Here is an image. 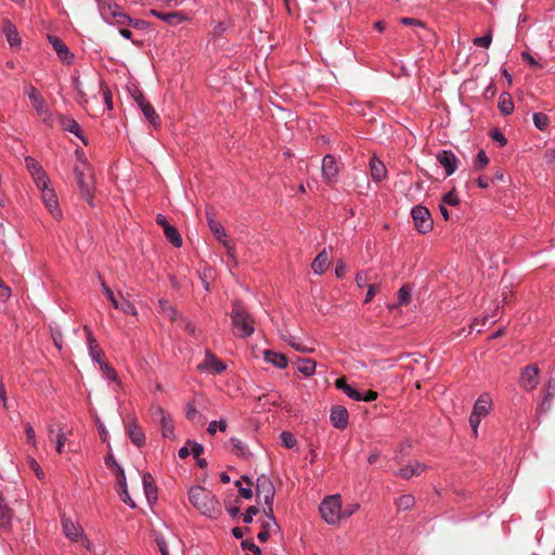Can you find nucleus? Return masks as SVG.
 I'll return each instance as SVG.
<instances>
[{
	"mask_svg": "<svg viewBox=\"0 0 555 555\" xmlns=\"http://www.w3.org/2000/svg\"><path fill=\"white\" fill-rule=\"evenodd\" d=\"M189 500L202 515L210 519H218L222 515L218 499L210 490L204 487H192L189 491Z\"/></svg>",
	"mask_w": 555,
	"mask_h": 555,
	"instance_id": "f257e3e1",
	"label": "nucleus"
},
{
	"mask_svg": "<svg viewBox=\"0 0 555 555\" xmlns=\"http://www.w3.org/2000/svg\"><path fill=\"white\" fill-rule=\"evenodd\" d=\"M231 320L235 336L240 338H247L254 334L255 321L251 314L240 301H234L232 305Z\"/></svg>",
	"mask_w": 555,
	"mask_h": 555,
	"instance_id": "f03ea898",
	"label": "nucleus"
},
{
	"mask_svg": "<svg viewBox=\"0 0 555 555\" xmlns=\"http://www.w3.org/2000/svg\"><path fill=\"white\" fill-rule=\"evenodd\" d=\"M322 518L328 525H337L343 518V507L339 494L326 496L320 504Z\"/></svg>",
	"mask_w": 555,
	"mask_h": 555,
	"instance_id": "7ed1b4c3",
	"label": "nucleus"
},
{
	"mask_svg": "<svg viewBox=\"0 0 555 555\" xmlns=\"http://www.w3.org/2000/svg\"><path fill=\"white\" fill-rule=\"evenodd\" d=\"M492 409V399L489 393H482L476 400L469 416V425L475 436L478 435V427L483 417H486Z\"/></svg>",
	"mask_w": 555,
	"mask_h": 555,
	"instance_id": "20e7f679",
	"label": "nucleus"
},
{
	"mask_svg": "<svg viewBox=\"0 0 555 555\" xmlns=\"http://www.w3.org/2000/svg\"><path fill=\"white\" fill-rule=\"evenodd\" d=\"M411 217L415 229L421 234L429 233L434 228V220L430 211L423 205H416L411 209Z\"/></svg>",
	"mask_w": 555,
	"mask_h": 555,
	"instance_id": "39448f33",
	"label": "nucleus"
},
{
	"mask_svg": "<svg viewBox=\"0 0 555 555\" xmlns=\"http://www.w3.org/2000/svg\"><path fill=\"white\" fill-rule=\"evenodd\" d=\"M336 387L340 389L348 398L354 401L372 402L376 400L377 392L373 390L360 391L349 385L344 378L336 379Z\"/></svg>",
	"mask_w": 555,
	"mask_h": 555,
	"instance_id": "423d86ee",
	"label": "nucleus"
},
{
	"mask_svg": "<svg viewBox=\"0 0 555 555\" xmlns=\"http://www.w3.org/2000/svg\"><path fill=\"white\" fill-rule=\"evenodd\" d=\"M103 21L107 24H118L124 12L115 0H95Z\"/></svg>",
	"mask_w": 555,
	"mask_h": 555,
	"instance_id": "0eeeda50",
	"label": "nucleus"
},
{
	"mask_svg": "<svg viewBox=\"0 0 555 555\" xmlns=\"http://www.w3.org/2000/svg\"><path fill=\"white\" fill-rule=\"evenodd\" d=\"M256 494L258 498L263 496L266 507H268L271 511V507H273L274 502L275 488L271 479L264 474L260 475L257 478Z\"/></svg>",
	"mask_w": 555,
	"mask_h": 555,
	"instance_id": "6e6552de",
	"label": "nucleus"
},
{
	"mask_svg": "<svg viewBox=\"0 0 555 555\" xmlns=\"http://www.w3.org/2000/svg\"><path fill=\"white\" fill-rule=\"evenodd\" d=\"M41 198L47 207V209L50 211L52 217L56 220H60L62 218V210L59 205L57 196L53 189L50 186L41 188Z\"/></svg>",
	"mask_w": 555,
	"mask_h": 555,
	"instance_id": "1a4fd4ad",
	"label": "nucleus"
},
{
	"mask_svg": "<svg viewBox=\"0 0 555 555\" xmlns=\"http://www.w3.org/2000/svg\"><path fill=\"white\" fill-rule=\"evenodd\" d=\"M436 159L438 164L444 169L447 177L452 176L459 168V159L456 155L450 150L438 152Z\"/></svg>",
	"mask_w": 555,
	"mask_h": 555,
	"instance_id": "9d476101",
	"label": "nucleus"
},
{
	"mask_svg": "<svg viewBox=\"0 0 555 555\" xmlns=\"http://www.w3.org/2000/svg\"><path fill=\"white\" fill-rule=\"evenodd\" d=\"M24 93L29 99L34 109L38 115L48 114V104L35 86L26 85L24 87Z\"/></svg>",
	"mask_w": 555,
	"mask_h": 555,
	"instance_id": "9b49d317",
	"label": "nucleus"
},
{
	"mask_svg": "<svg viewBox=\"0 0 555 555\" xmlns=\"http://www.w3.org/2000/svg\"><path fill=\"white\" fill-rule=\"evenodd\" d=\"M338 165L335 157L331 154H327L322 159V178L327 184H333L336 182L338 177Z\"/></svg>",
	"mask_w": 555,
	"mask_h": 555,
	"instance_id": "f8f14e48",
	"label": "nucleus"
},
{
	"mask_svg": "<svg viewBox=\"0 0 555 555\" xmlns=\"http://www.w3.org/2000/svg\"><path fill=\"white\" fill-rule=\"evenodd\" d=\"M539 372L535 364H530L522 370L519 383L526 391H531L538 386Z\"/></svg>",
	"mask_w": 555,
	"mask_h": 555,
	"instance_id": "ddd939ff",
	"label": "nucleus"
},
{
	"mask_svg": "<svg viewBox=\"0 0 555 555\" xmlns=\"http://www.w3.org/2000/svg\"><path fill=\"white\" fill-rule=\"evenodd\" d=\"M62 529L67 539L73 542L79 541L85 538L83 529L80 525L74 522L69 517L63 515L61 518Z\"/></svg>",
	"mask_w": 555,
	"mask_h": 555,
	"instance_id": "4468645a",
	"label": "nucleus"
},
{
	"mask_svg": "<svg viewBox=\"0 0 555 555\" xmlns=\"http://www.w3.org/2000/svg\"><path fill=\"white\" fill-rule=\"evenodd\" d=\"M225 369L227 365L209 350H206L204 361L197 365L199 372L212 370L217 374L222 373Z\"/></svg>",
	"mask_w": 555,
	"mask_h": 555,
	"instance_id": "2eb2a0df",
	"label": "nucleus"
},
{
	"mask_svg": "<svg viewBox=\"0 0 555 555\" xmlns=\"http://www.w3.org/2000/svg\"><path fill=\"white\" fill-rule=\"evenodd\" d=\"M83 331L86 332L87 337V345H88V352L90 358L93 360V362L100 364V362H103L102 358L104 356L103 350L99 346L94 335L92 334L89 326L85 325Z\"/></svg>",
	"mask_w": 555,
	"mask_h": 555,
	"instance_id": "dca6fc26",
	"label": "nucleus"
},
{
	"mask_svg": "<svg viewBox=\"0 0 555 555\" xmlns=\"http://www.w3.org/2000/svg\"><path fill=\"white\" fill-rule=\"evenodd\" d=\"M331 423L337 429H345L348 425L349 414L345 406L335 405L331 410Z\"/></svg>",
	"mask_w": 555,
	"mask_h": 555,
	"instance_id": "f3484780",
	"label": "nucleus"
},
{
	"mask_svg": "<svg viewBox=\"0 0 555 555\" xmlns=\"http://www.w3.org/2000/svg\"><path fill=\"white\" fill-rule=\"evenodd\" d=\"M59 122L63 130L73 133L75 137L80 139L85 145L88 144L87 139L81 132L79 124L73 117L61 115L59 116Z\"/></svg>",
	"mask_w": 555,
	"mask_h": 555,
	"instance_id": "a211bd4d",
	"label": "nucleus"
},
{
	"mask_svg": "<svg viewBox=\"0 0 555 555\" xmlns=\"http://www.w3.org/2000/svg\"><path fill=\"white\" fill-rule=\"evenodd\" d=\"M48 40L54 51L56 52L59 59L63 62L70 63L74 55L67 48V46L56 36H48Z\"/></svg>",
	"mask_w": 555,
	"mask_h": 555,
	"instance_id": "6ab92c4d",
	"label": "nucleus"
},
{
	"mask_svg": "<svg viewBox=\"0 0 555 555\" xmlns=\"http://www.w3.org/2000/svg\"><path fill=\"white\" fill-rule=\"evenodd\" d=\"M207 220H208L209 229L214 233L215 237L220 243L223 244V246L228 249L229 255L232 256L233 255V248L228 243V241L225 240L227 238V233H225L224 228L221 225V223H219L215 219L210 218L209 216L207 217Z\"/></svg>",
	"mask_w": 555,
	"mask_h": 555,
	"instance_id": "aec40b11",
	"label": "nucleus"
},
{
	"mask_svg": "<svg viewBox=\"0 0 555 555\" xmlns=\"http://www.w3.org/2000/svg\"><path fill=\"white\" fill-rule=\"evenodd\" d=\"M151 14L168 25L177 26L186 20V16L182 12H163L157 10H151Z\"/></svg>",
	"mask_w": 555,
	"mask_h": 555,
	"instance_id": "412c9836",
	"label": "nucleus"
},
{
	"mask_svg": "<svg viewBox=\"0 0 555 555\" xmlns=\"http://www.w3.org/2000/svg\"><path fill=\"white\" fill-rule=\"evenodd\" d=\"M263 360L278 369H285L288 365V359L285 354L273 350H263Z\"/></svg>",
	"mask_w": 555,
	"mask_h": 555,
	"instance_id": "4be33fe9",
	"label": "nucleus"
},
{
	"mask_svg": "<svg viewBox=\"0 0 555 555\" xmlns=\"http://www.w3.org/2000/svg\"><path fill=\"white\" fill-rule=\"evenodd\" d=\"M12 511L0 494V532H7L11 528Z\"/></svg>",
	"mask_w": 555,
	"mask_h": 555,
	"instance_id": "5701e85b",
	"label": "nucleus"
},
{
	"mask_svg": "<svg viewBox=\"0 0 555 555\" xmlns=\"http://www.w3.org/2000/svg\"><path fill=\"white\" fill-rule=\"evenodd\" d=\"M426 466L417 461L410 463L405 467L398 469L395 474L402 479H410L413 476H420Z\"/></svg>",
	"mask_w": 555,
	"mask_h": 555,
	"instance_id": "b1692460",
	"label": "nucleus"
},
{
	"mask_svg": "<svg viewBox=\"0 0 555 555\" xmlns=\"http://www.w3.org/2000/svg\"><path fill=\"white\" fill-rule=\"evenodd\" d=\"M127 434L135 447L141 448L145 443V434L135 422H131L128 425Z\"/></svg>",
	"mask_w": 555,
	"mask_h": 555,
	"instance_id": "393cba45",
	"label": "nucleus"
},
{
	"mask_svg": "<svg viewBox=\"0 0 555 555\" xmlns=\"http://www.w3.org/2000/svg\"><path fill=\"white\" fill-rule=\"evenodd\" d=\"M370 168L372 179L376 182H380L386 178L387 169L383 162H380L377 157H372L370 159Z\"/></svg>",
	"mask_w": 555,
	"mask_h": 555,
	"instance_id": "a878e982",
	"label": "nucleus"
},
{
	"mask_svg": "<svg viewBox=\"0 0 555 555\" xmlns=\"http://www.w3.org/2000/svg\"><path fill=\"white\" fill-rule=\"evenodd\" d=\"M3 33L11 48L21 46L22 40L20 38L18 31L10 21H5L3 25Z\"/></svg>",
	"mask_w": 555,
	"mask_h": 555,
	"instance_id": "bb28decb",
	"label": "nucleus"
},
{
	"mask_svg": "<svg viewBox=\"0 0 555 555\" xmlns=\"http://www.w3.org/2000/svg\"><path fill=\"white\" fill-rule=\"evenodd\" d=\"M555 397V379L551 378L545 385V395L540 403V410L547 412L551 409L552 401Z\"/></svg>",
	"mask_w": 555,
	"mask_h": 555,
	"instance_id": "cd10ccee",
	"label": "nucleus"
},
{
	"mask_svg": "<svg viewBox=\"0 0 555 555\" xmlns=\"http://www.w3.org/2000/svg\"><path fill=\"white\" fill-rule=\"evenodd\" d=\"M284 340L296 351L304 352V353H310L314 350V347L312 344H308L307 341L302 340L299 337L295 336H288L284 337Z\"/></svg>",
	"mask_w": 555,
	"mask_h": 555,
	"instance_id": "c85d7f7f",
	"label": "nucleus"
},
{
	"mask_svg": "<svg viewBox=\"0 0 555 555\" xmlns=\"http://www.w3.org/2000/svg\"><path fill=\"white\" fill-rule=\"evenodd\" d=\"M142 485L149 502L157 499V488L153 481V477L150 473H145L142 477Z\"/></svg>",
	"mask_w": 555,
	"mask_h": 555,
	"instance_id": "c756f323",
	"label": "nucleus"
},
{
	"mask_svg": "<svg viewBox=\"0 0 555 555\" xmlns=\"http://www.w3.org/2000/svg\"><path fill=\"white\" fill-rule=\"evenodd\" d=\"M499 111L502 115L507 116L514 112V102L508 92H503L499 96L498 103Z\"/></svg>",
	"mask_w": 555,
	"mask_h": 555,
	"instance_id": "7c9ffc66",
	"label": "nucleus"
},
{
	"mask_svg": "<svg viewBox=\"0 0 555 555\" xmlns=\"http://www.w3.org/2000/svg\"><path fill=\"white\" fill-rule=\"evenodd\" d=\"M328 263V257L325 250L318 254V256L314 258L311 268L315 274H322L325 272Z\"/></svg>",
	"mask_w": 555,
	"mask_h": 555,
	"instance_id": "2f4dec72",
	"label": "nucleus"
},
{
	"mask_svg": "<svg viewBox=\"0 0 555 555\" xmlns=\"http://www.w3.org/2000/svg\"><path fill=\"white\" fill-rule=\"evenodd\" d=\"M119 297H120V300H119V304H118V307H116V310H119L121 311L122 313L125 314H128V315H137L138 314V310L135 308V306L129 300V295H127V297L119 293Z\"/></svg>",
	"mask_w": 555,
	"mask_h": 555,
	"instance_id": "473e14b6",
	"label": "nucleus"
},
{
	"mask_svg": "<svg viewBox=\"0 0 555 555\" xmlns=\"http://www.w3.org/2000/svg\"><path fill=\"white\" fill-rule=\"evenodd\" d=\"M297 369L302 375L310 377L315 374L317 363L311 359H299Z\"/></svg>",
	"mask_w": 555,
	"mask_h": 555,
	"instance_id": "72a5a7b5",
	"label": "nucleus"
},
{
	"mask_svg": "<svg viewBox=\"0 0 555 555\" xmlns=\"http://www.w3.org/2000/svg\"><path fill=\"white\" fill-rule=\"evenodd\" d=\"M140 109L151 125H153L154 127L160 125L159 116L150 103H144V105Z\"/></svg>",
	"mask_w": 555,
	"mask_h": 555,
	"instance_id": "f704fd0d",
	"label": "nucleus"
},
{
	"mask_svg": "<svg viewBox=\"0 0 555 555\" xmlns=\"http://www.w3.org/2000/svg\"><path fill=\"white\" fill-rule=\"evenodd\" d=\"M101 372L103 373L104 377L112 383H115L116 385H120V380L118 378L117 372L115 369L109 365L107 362H100L99 364Z\"/></svg>",
	"mask_w": 555,
	"mask_h": 555,
	"instance_id": "c9c22d12",
	"label": "nucleus"
},
{
	"mask_svg": "<svg viewBox=\"0 0 555 555\" xmlns=\"http://www.w3.org/2000/svg\"><path fill=\"white\" fill-rule=\"evenodd\" d=\"M124 24H128L130 25L131 27L135 28V29H140V30H144L147 28L149 26V23L143 21V20H139V18H132L130 17L128 14H122L121 18L118 20V24L117 25H124Z\"/></svg>",
	"mask_w": 555,
	"mask_h": 555,
	"instance_id": "e433bc0d",
	"label": "nucleus"
},
{
	"mask_svg": "<svg viewBox=\"0 0 555 555\" xmlns=\"http://www.w3.org/2000/svg\"><path fill=\"white\" fill-rule=\"evenodd\" d=\"M230 442L232 444V451L236 454V455H240L242 457H248L250 455V451L248 449V447L246 446V443H244L242 440H240L238 438H234L232 437L230 439Z\"/></svg>",
	"mask_w": 555,
	"mask_h": 555,
	"instance_id": "4c0bfd02",
	"label": "nucleus"
},
{
	"mask_svg": "<svg viewBox=\"0 0 555 555\" xmlns=\"http://www.w3.org/2000/svg\"><path fill=\"white\" fill-rule=\"evenodd\" d=\"M166 238L175 246V247H181L182 246V237L178 230L173 227H166L164 230Z\"/></svg>",
	"mask_w": 555,
	"mask_h": 555,
	"instance_id": "58836bf2",
	"label": "nucleus"
},
{
	"mask_svg": "<svg viewBox=\"0 0 555 555\" xmlns=\"http://www.w3.org/2000/svg\"><path fill=\"white\" fill-rule=\"evenodd\" d=\"M158 306L160 311L167 315L170 320L175 321L178 317L177 309L166 299H159Z\"/></svg>",
	"mask_w": 555,
	"mask_h": 555,
	"instance_id": "ea45409f",
	"label": "nucleus"
},
{
	"mask_svg": "<svg viewBox=\"0 0 555 555\" xmlns=\"http://www.w3.org/2000/svg\"><path fill=\"white\" fill-rule=\"evenodd\" d=\"M266 519L262 520L261 527L263 530L270 531L271 528L279 529V524L273 515V507H271V511L267 507L264 508Z\"/></svg>",
	"mask_w": 555,
	"mask_h": 555,
	"instance_id": "a19ab883",
	"label": "nucleus"
},
{
	"mask_svg": "<svg viewBox=\"0 0 555 555\" xmlns=\"http://www.w3.org/2000/svg\"><path fill=\"white\" fill-rule=\"evenodd\" d=\"M162 426V436L164 438L172 439L175 438V426L171 420V416H168L164 421L159 422Z\"/></svg>",
	"mask_w": 555,
	"mask_h": 555,
	"instance_id": "79ce46f5",
	"label": "nucleus"
},
{
	"mask_svg": "<svg viewBox=\"0 0 555 555\" xmlns=\"http://www.w3.org/2000/svg\"><path fill=\"white\" fill-rule=\"evenodd\" d=\"M243 480H245L247 482V487H242L241 486V481H235V486L238 487V493L242 498L246 499V500H249L253 498V489H251V486H253V481L251 479L248 477V476H243Z\"/></svg>",
	"mask_w": 555,
	"mask_h": 555,
	"instance_id": "37998d69",
	"label": "nucleus"
},
{
	"mask_svg": "<svg viewBox=\"0 0 555 555\" xmlns=\"http://www.w3.org/2000/svg\"><path fill=\"white\" fill-rule=\"evenodd\" d=\"M31 177L38 189L49 186L50 180L42 167L38 169V171L31 173Z\"/></svg>",
	"mask_w": 555,
	"mask_h": 555,
	"instance_id": "c03bdc74",
	"label": "nucleus"
},
{
	"mask_svg": "<svg viewBox=\"0 0 555 555\" xmlns=\"http://www.w3.org/2000/svg\"><path fill=\"white\" fill-rule=\"evenodd\" d=\"M80 193L82 197L89 202L90 205H93V194H92V188L89 182H87L85 179L77 182Z\"/></svg>",
	"mask_w": 555,
	"mask_h": 555,
	"instance_id": "a18cd8bd",
	"label": "nucleus"
},
{
	"mask_svg": "<svg viewBox=\"0 0 555 555\" xmlns=\"http://www.w3.org/2000/svg\"><path fill=\"white\" fill-rule=\"evenodd\" d=\"M415 503L414 496L411 494H403L396 501V505L401 511H408L413 507Z\"/></svg>",
	"mask_w": 555,
	"mask_h": 555,
	"instance_id": "49530a36",
	"label": "nucleus"
},
{
	"mask_svg": "<svg viewBox=\"0 0 555 555\" xmlns=\"http://www.w3.org/2000/svg\"><path fill=\"white\" fill-rule=\"evenodd\" d=\"M533 125L537 129L543 131L548 127L550 119L544 113H534L532 116Z\"/></svg>",
	"mask_w": 555,
	"mask_h": 555,
	"instance_id": "de8ad7c7",
	"label": "nucleus"
},
{
	"mask_svg": "<svg viewBox=\"0 0 555 555\" xmlns=\"http://www.w3.org/2000/svg\"><path fill=\"white\" fill-rule=\"evenodd\" d=\"M101 287H102V291H103L105 297L107 298V300L116 309V307H118V304H119V300H120L119 295L116 296L114 294V292L104 283V281H101Z\"/></svg>",
	"mask_w": 555,
	"mask_h": 555,
	"instance_id": "09e8293b",
	"label": "nucleus"
},
{
	"mask_svg": "<svg viewBox=\"0 0 555 555\" xmlns=\"http://www.w3.org/2000/svg\"><path fill=\"white\" fill-rule=\"evenodd\" d=\"M151 415L154 421L160 422L170 416L162 406L157 404H152L151 406Z\"/></svg>",
	"mask_w": 555,
	"mask_h": 555,
	"instance_id": "8fccbe9b",
	"label": "nucleus"
},
{
	"mask_svg": "<svg viewBox=\"0 0 555 555\" xmlns=\"http://www.w3.org/2000/svg\"><path fill=\"white\" fill-rule=\"evenodd\" d=\"M489 164V158L483 150H480L474 160V166L477 170L483 169Z\"/></svg>",
	"mask_w": 555,
	"mask_h": 555,
	"instance_id": "3c124183",
	"label": "nucleus"
},
{
	"mask_svg": "<svg viewBox=\"0 0 555 555\" xmlns=\"http://www.w3.org/2000/svg\"><path fill=\"white\" fill-rule=\"evenodd\" d=\"M227 422L225 420H220V421H211L209 424H208V428H207V431L209 435H215L217 433V430L219 429L220 431H225L227 430Z\"/></svg>",
	"mask_w": 555,
	"mask_h": 555,
	"instance_id": "603ef678",
	"label": "nucleus"
},
{
	"mask_svg": "<svg viewBox=\"0 0 555 555\" xmlns=\"http://www.w3.org/2000/svg\"><path fill=\"white\" fill-rule=\"evenodd\" d=\"M441 203L449 206H457L460 204V198L456 192L452 190L442 196Z\"/></svg>",
	"mask_w": 555,
	"mask_h": 555,
	"instance_id": "864d4df0",
	"label": "nucleus"
},
{
	"mask_svg": "<svg viewBox=\"0 0 555 555\" xmlns=\"http://www.w3.org/2000/svg\"><path fill=\"white\" fill-rule=\"evenodd\" d=\"M117 490V493L120 498V500L127 504L130 508H135L137 507V504L135 502L131 499L129 492H128V488H121V489H116Z\"/></svg>",
	"mask_w": 555,
	"mask_h": 555,
	"instance_id": "5fc2aeb1",
	"label": "nucleus"
},
{
	"mask_svg": "<svg viewBox=\"0 0 555 555\" xmlns=\"http://www.w3.org/2000/svg\"><path fill=\"white\" fill-rule=\"evenodd\" d=\"M492 42V34L491 31H488L486 35L481 37H476L473 40V43L477 47L486 48L488 49Z\"/></svg>",
	"mask_w": 555,
	"mask_h": 555,
	"instance_id": "6e6d98bb",
	"label": "nucleus"
},
{
	"mask_svg": "<svg viewBox=\"0 0 555 555\" xmlns=\"http://www.w3.org/2000/svg\"><path fill=\"white\" fill-rule=\"evenodd\" d=\"M281 440L283 442V446L286 447L287 449H293L297 444V439L289 431H283L281 434Z\"/></svg>",
	"mask_w": 555,
	"mask_h": 555,
	"instance_id": "4d7b16f0",
	"label": "nucleus"
},
{
	"mask_svg": "<svg viewBox=\"0 0 555 555\" xmlns=\"http://www.w3.org/2000/svg\"><path fill=\"white\" fill-rule=\"evenodd\" d=\"M411 298V288L403 285L398 292V300L400 305H408Z\"/></svg>",
	"mask_w": 555,
	"mask_h": 555,
	"instance_id": "13d9d810",
	"label": "nucleus"
},
{
	"mask_svg": "<svg viewBox=\"0 0 555 555\" xmlns=\"http://www.w3.org/2000/svg\"><path fill=\"white\" fill-rule=\"evenodd\" d=\"M66 442V435L63 431V427H59V431L55 436V450L59 454L63 452L64 443Z\"/></svg>",
	"mask_w": 555,
	"mask_h": 555,
	"instance_id": "bf43d9fd",
	"label": "nucleus"
},
{
	"mask_svg": "<svg viewBox=\"0 0 555 555\" xmlns=\"http://www.w3.org/2000/svg\"><path fill=\"white\" fill-rule=\"evenodd\" d=\"M489 135L494 142H498L501 146H505L507 143L504 133L498 128L492 129Z\"/></svg>",
	"mask_w": 555,
	"mask_h": 555,
	"instance_id": "052dcab7",
	"label": "nucleus"
},
{
	"mask_svg": "<svg viewBox=\"0 0 555 555\" xmlns=\"http://www.w3.org/2000/svg\"><path fill=\"white\" fill-rule=\"evenodd\" d=\"M88 163L86 159H81L79 164H77L74 168V173L77 182L85 179V170L88 168Z\"/></svg>",
	"mask_w": 555,
	"mask_h": 555,
	"instance_id": "680f3d73",
	"label": "nucleus"
},
{
	"mask_svg": "<svg viewBox=\"0 0 555 555\" xmlns=\"http://www.w3.org/2000/svg\"><path fill=\"white\" fill-rule=\"evenodd\" d=\"M259 513V508L256 506H249L242 515L243 522L249 525L253 522L254 517Z\"/></svg>",
	"mask_w": 555,
	"mask_h": 555,
	"instance_id": "e2e57ef3",
	"label": "nucleus"
},
{
	"mask_svg": "<svg viewBox=\"0 0 555 555\" xmlns=\"http://www.w3.org/2000/svg\"><path fill=\"white\" fill-rule=\"evenodd\" d=\"M186 444L190 446V451L194 459H197L204 452V446L202 443L188 440Z\"/></svg>",
	"mask_w": 555,
	"mask_h": 555,
	"instance_id": "0e129e2a",
	"label": "nucleus"
},
{
	"mask_svg": "<svg viewBox=\"0 0 555 555\" xmlns=\"http://www.w3.org/2000/svg\"><path fill=\"white\" fill-rule=\"evenodd\" d=\"M241 546L243 550H248L255 555L261 554V548L258 545H256L251 540L242 541Z\"/></svg>",
	"mask_w": 555,
	"mask_h": 555,
	"instance_id": "69168bd1",
	"label": "nucleus"
},
{
	"mask_svg": "<svg viewBox=\"0 0 555 555\" xmlns=\"http://www.w3.org/2000/svg\"><path fill=\"white\" fill-rule=\"evenodd\" d=\"M25 165L30 175L35 171H38V169L42 167L35 158L30 156L25 157Z\"/></svg>",
	"mask_w": 555,
	"mask_h": 555,
	"instance_id": "338daca9",
	"label": "nucleus"
},
{
	"mask_svg": "<svg viewBox=\"0 0 555 555\" xmlns=\"http://www.w3.org/2000/svg\"><path fill=\"white\" fill-rule=\"evenodd\" d=\"M25 434H26L27 442L31 446H36V442H37L36 433H35L34 427L29 423H27L25 425Z\"/></svg>",
	"mask_w": 555,
	"mask_h": 555,
	"instance_id": "774afa93",
	"label": "nucleus"
}]
</instances>
